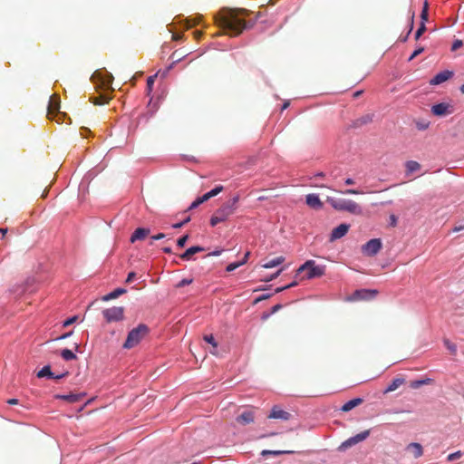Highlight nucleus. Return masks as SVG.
Segmentation results:
<instances>
[{
    "instance_id": "1",
    "label": "nucleus",
    "mask_w": 464,
    "mask_h": 464,
    "mask_svg": "<svg viewBox=\"0 0 464 464\" xmlns=\"http://www.w3.org/2000/svg\"><path fill=\"white\" fill-rule=\"evenodd\" d=\"M246 9L223 8L215 16L216 24L230 36L239 35L248 25L245 20Z\"/></svg>"
},
{
    "instance_id": "2",
    "label": "nucleus",
    "mask_w": 464,
    "mask_h": 464,
    "mask_svg": "<svg viewBox=\"0 0 464 464\" xmlns=\"http://www.w3.org/2000/svg\"><path fill=\"white\" fill-rule=\"evenodd\" d=\"M326 201L333 208L338 211H346L354 215H361L362 213V207L352 199L327 197Z\"/></svg>"
},
{
    "instance_id": "3",
    "label": "nucleus",
    "mask_w": 464,
    "mask_h": 464,
    "mask_svg": "<svg viewBox=\"0 0 464 464\" xmlns=\"http://www.w3.org/2000/svg\"><path fill=\"white\" fill-rule=\"evenodd\" d=\"M324 272L325 266H318L314 260H307L296 270L295 277L301 276L303 273H305L302 276V279H312L324 276Z\"/></svg>"
},
{
    "instance_id": "4",
    "label": "nucleus",
    "mask_w": 464,
    "mask_h": 464,
    "mask_svg": "<svg viewBox=\"0 0 464 464\" xmlns=\"http://www.w3.org/2000/svg\"><path fill=\"white\" fill-rule=\"evenodd\" d=\"M149 334V327L144 324H140L137 327L133 328L127 336L123 343L124 349H131L138 345L143 338Z\"/></svg>"
},
{
    "instance_id": "5",
    "label": "nucleus",
    "mask_w": 464,
    "mask_h": 464,
    "mask_svg": "<svg viewBox=\"0 0 464 464\" xmlns=\"http://www.w3.org/2000/svg\"><path fill=\"white\" fill-rule=\"evenodd\" d=\"M102 315L107 323L120 322L124 319V307L113 306L102 311Z\"/></svg>"
},
{
    "instance_id": "6",
    "label": "nucleus",
    "mask_w": 464,
    "mask_h": 464,
    "mask_svg": "<svg viewBox=\"0 0 464 464\" xmlns=\"http://www.w3.org/2000/svg\"><path fill=\"white\" fill-rule=\"evenodd\" d=\"M92 80L94 84L107 90L111 87L113 77L109 72H95L92 76Z\"/></svg>"
},
{
    "instance_id": "7",
    "label": "nucleus",
    "mask_w": 464,
    "mask_h": 464,
    "mask_svg": "<svg viewBox=\"0 0 464 464\" xmlns=\"http://www.w3.org/2000/svg\"><path fill=\"white\" fill-rule=\"evenodd\" d=\"M60 98L57 95H52L48 102L47 117L49 120H54L56 116H60Z\"/></svg>"
},
{
    "instance_id": "8",
    "label": "nucleus",
    "mask_w": 464,
    "mask_h": 464,
    "mask_svg": "<svg viewBox=\"0 0 464 464\" xmlns=\"http://www.w3.org/2000/svg\"><path fill=\"white\" fill-rule=\"evenodd\" d=\"M382 248V242L379 238L369 240L362 247V253L368 256H375Z\"/></svg>"
},
{
    "instance_id": "9",
    "label": "nucleus",
    "mask_w": 464,
    "mask_h": 464,
    "mask_svg": "<svg viewBox=\"0 0 464 464\" xmlns=\"http://www.w3.org/2000/svg\"><path fill=\"white\" fill-rule=\"evenodd\" d=\"M370 435V430H364L361 433H358L356 434L355 436L353 437H351L349 438L348 440H346L345 441H343L340 447H339V450H344L361 441H363L364 440H366Z\"/></svg>"
},
{
    "instance_id": "10",
    "label": "nucleus",
    "mask_w": 464,
    "mask_h": 464,
    "mask_svg": "<svg viewBox=\"0 0 464 464\" xmlns=\"http://www.w3.org/2000/svg\"><path fill=\"white\" fill-rule=\"evenodd\" d=\"M349 227L350 226L348 224L343 223L334 228L330 235L329 241L334 242L344 237L347 234Z\"/></svg>"
},
{
    "instance_id": "11",
    "label": "nucleus",
    "mask_w": 464,
    "mask_h": 464,
    "mask_svg": "<svg viewBox=\"0 0 464 464\" xmlns=\"http://www.w3.org/2000/svg\"><path fill=\"white\" fill-rule=\"evenodd\" d=\"M254 420H255L254 411L251 410L244 411L236 419L237 422L241 425H246V424L252 423L254 421Z\"/></svg>"
},
{
    "instance_id": "12",
    "label": "nucleus",
    "mask_w": 464,
    "mask_h": 464,
    "mask_svg": "<svg viewBox=\"0 0 464 464\" xmlns=\"http://www.w3.org/2000/svg\"><path fill=\"white\" fill-rule=\"evenodd\" d=\"M453 72L451 71H443L439 73H437L430 81V83L432 85H438L440 84L447 80H449L450 77H452Z\"/></svg>"
},
{
    "instance_id": "13",
    "label": "nucleus",
    "mask_w": 464,
    "mask_h": 464,
    "mask_svg": "<svg viewBox=\"0 0 464 464\" xmlns=\"http://www.w3.org/2000/svg\"><path fill=\"white\" fill-rule=\"evenodd\" d=\"M84 396H85V393H70V394H66V395L56 394L54 396V398L58 399V400L66 401L69 403H74V402L82 401Z\"/></svg>"
},
{
    "instance_id": "14",
    "label": "nucleus",
    "mask_w": 464,
    "mask_h": 464,
    "mask_svg": "<svg viewBox=\"0 0 464 464\" xmlns=\"http://www.w3.org/2000/svg\"><path fill=\"white\" fill-rule=\"evenodd\" d=\"M68 375V372H64V373H62V374H59V375H54L52 371H51V367L49 365H46V366H44L38 372H37V377L38 378H44V377H49V378H53V379H61L64 376H67Z\"/></svg>"
},
{
    "instance_id": "15",
    "label": "nucleus",
    "mask_w": 464,
    "mask_h": 464,
    "mask_svg": "<svg viewBox=\"0 0 464 464\" xmlns=\"http://www.w3.org/2000/svg\"><path fill=\"white\" fill-rule=\"evenodd\" d=\"M377 291H370V290H357L353 293L352 300H365L372 298L376 295Z\"/></svg>"
},
{
    "instance_id": "16",
    "label": "nucleus",
    "mask_w": 464,
    "mask_h": 464,
    "mask_svg": "<svg viewBox=\"0 0 464 464\" xmlns=\"http://www.w3.org/2000/svg\"><path fill=\"white\" fill-rule=\"evenodd\" d=\"M306 204L314 209H320L323 208V202L320 200L318 195L316 194H308L305 198Z\"/></svg>"
},
{
    "instance_id": "17",
    "label": "nucleus",
    "mask_w": 464,
    "mask_h": 464,
    "mask_svg": "<svg viewBox=\"0 0 464 464\" xmlns=\"http://www.w3.org/2000/svg\"><path fill=\"white\" fill-rule=\"evenodd\" d=\"M150 233L149 228L138 227L130 237V242L134 243L138 240L145 239Z\"/></svg>"
},
{
    "instance_id": "18",
    "label": "nucleus",
    "mask_w": 464,
    "mask_h": 464,
    "mask_svg": "<svg viewBox=\"0 0 464 464\" xmlns=\"http://www.w3.org/2000/svg\"><path fill=\"white\" fill-rule=\"evenodd\" d=\"M291 414L287 411L281 410L279 407H273L271 413L268 415L270 419H281V420H289Z\"/></svg>"
},
{
    "instance_id": "19",
    "label": "nucleus",
    "mask_w": 464,
    "mask_h": 464,
    "mask_svg": "<svg viewBox=\"0 0 464 464\" xmlns=\"http://www.w3.org/2000/svg\"><path fill=\"white\" fill-rule=\"evenodd\" d=\"M449 108L450 105L447 103L435 104L431 107V112L436 116H444L450 112Z\"/></svg>"
},
{
    "instance_id": "20",
    "label": "nucleus",
    "mask_w": 464,
    "mask_h": 464,
    "mask_svg": "<svg viewBox=\"0 0 464 464\" xmlns=\"http://www.w3.org/2000/svg\"><path fill=\"white\" fill-rule=\"evenodd\" d=\"M404 382H405V379L402 376H397L396 378H394L392 381V382L383 391V393L386 394V393L396 391Z\"/></svg>"
},
{
    "instance_id": "21",
    "label": "nucleus",
    "mask_w": 464,
    "mask_h": 464,
    "mask_svg": "<svg viewBox=\"0 0 464 464\" xmlns=\"http://www.w3.org/2000/svg\"><path fill=\"white\" fill-rule=\"evenodd\" d=\"M205 249L199 246H194L188 248L183 254L180 255V258L183 260H189L193 255L203 252Z\"/></svg>"
},
{
    "instance_id": "22",
    "label": "nucleus",
    "mask_w": 464,
    "mask_h": 464,
    "mask_svg": "<svg viewBox=\"0 0 464 464\" xmlns=\"http://www.w3.org/2000/svg\"><path fill=\"white\" fill-rule=\"evenodd\" d=\"M407 450L411 452L415 459L420 458L423 454L422 446L417 442L410 443Z\"/></svg>"
},
{
    "instance_id": "23",
    "label": "nucleus",
    "mask_w": 464,
    "mask_h": 464,
    "mask_svg": "<svg viewBox=\"0 0 464 464\" xmlns=\"http://www.w3.org/2000/svg\"><path fill=\"white\" fill-rule=\"evenodd\" d=\"M363 400L362 398H354L347 402H345L341 410L344 412H347L351 410H353V408L361 405L362 403Z\"/></svg>"
},
{
    "instance_id": "24",
    "label": "nucleus",
    "mask_w": 464,
    "mask_h": 464,
    "mask_svg": "<svg viewBox=\"0 0 464 464\" xmlns=\"http://www.w3.org/2000/svg\"><path fill=\"white\" fill-rule=\"evenodd\" d=\"M90 100L95 105H103L109 102L111 97L108 94H101L97 97H92Z\"/></svg>"
},
{
    "instance_id": "25",
    "label": "nucleus",
    "mask_w": 464,
    "mask_h": 464,
    "mask_svg": "<svg viewBox=\"0 0 464 464\" xmlns=\"http://www.w3.org/2000/svg\"><path fill=\"white\" fill-rule=\"evenodd\" d=\"M126 293V289L124 288H117L115 290H113L112 292H111L110 294L104 295L102 297V300L103 301H109V300H111V299H115L117 297H119L120 295H123Z\"/></svg>"
},
{
    "instance_id": "26",
    "label": "nucleus",
    "mask_w": 464,
    "mask_h": 464,
    "mask_svg": "<svg viewBox=\"0 0 464 464\" xmlns=\"http://www.w3.org/2000/svg\"><path fill=\"white\" fill-rule=\"evenodd\" d=\"M407 174H411L414 171H418L420 169V164L415 160H409L405 164Z\"/></svg>"
},
{
    "instance_id": "27",
    "label": "nucleus",
    "mask_w": 464,
    "mask_h": 464,
    "mask_svg": "<svg viewBox=\"0 0 464 464\" xmlns=\"http://www.w3.org/2000/svg\"><path fill=\"white\" fill-rule=\"evenodd\" d=\"M216 212H218V214L222 217L224 220H227V218L234 213L231 211L229 207H227L224 204L218 209H217Z\"/></svg>"
},
{
    "instance_id": "28",
    "label": "nucleus",
    "mask_w": 464,
    "mask_h": 464,
    "mask_svg": "<svg viewBox=\"0 0 464 464\" xmlns=\"http://www.w3.org/2000/svg\"><path fill=\"white\" fill-rule=\"evenodd\" d=\"M285 261V257L284 256H277L268 262H266V264H264L262 266L264 268H273L276 266H279L280 264H282L283 262Z\"/></svg>"
},
{
    "instance_id": "29",
    "label": "nucleus",
    "mask_w": 464,
    "mask_h": 464,
    "mask_svg": "<svg viewBox=\"0 0 464 464\" xmlns=\"http://www.w3.org/2000/svg\"><path fill=\"white\" fill-rule=\"evenodd\" d=\"M432 382V380L430 378L422 379V380H416L412 381L411 382V387L412 389H418L422 385L430 384Z\"/></svg>"
},
{
    "instance_id": "30",
    "label": "nucleus",
    "mask_w": 464,
    "mask_h": 464,
    "mask_svg": "<svg viewBox=\"0 0 464 464\" xmlns=\"http://www.w3.org/2000/svg\"><path fill=\"white\" fill-rule=\"evenodd\" d=\"M61 356L65 361H72V360H75L77 358L76 354L72 351H71L69 349H63L61 352Z\"/></svg>"
},
{
    "instance_id": "31",
    "label": "nucleus",
    "mask_w": 464,
    "mask_h": 464,
    "mask_svg": "<svg viewBox=\"0 0 464 464\" xmlns=\"http://www.w3.org/2000/svg\"><path fill=\"white\" fill-rule=\"evenodd\" d=\"M203 339L210 343L215 351H211L212 354H217L216 349L218 348V343L215 341L214 336L212 334H207L203 337Z\"/></svg>"
},
{
    "instance_id": "32",
    "label": "nucleus",
    "mask_w": 464,
    "mask_h": 464,
    "mask_svg": "<svg viewBox=\"0 0 464 464\" xmlns=\"http://www.w3.org/2000/svg\"><path fill=\"white\" fill-rule=\"evenodd\" d=\"M428 11H429V4L427 1H425L421 14H420L421 23L425 24V22L428 21V16H429Z\"/></svg>"
},
{
    "instance_id": "33",
    "label": "nucleus",
    "mask_w": 464,
    "mask_h": 464,
    "mask_svg": "<svg viewBox=\"0 0 464 464\" xmlns=\"http://www.w3.org/2000/svg\"><path fill=\"white\" fill-rule=\"evenodd\" d=\"M294 451H291V450H265L262 451V455H267V454H273V455H276V456H278V455H281V454H289V453H293Z\"/></svg>"
},
{
    "instance_id": "34",
    "label": "nucleus",
    "mask_w": 464,
    "mask_h": 464,
    "mask_svg": "<svg viewBox=\"0 0 464 464\" xmlns=\"http://www.w3.org/2000/svg\"><path fill=\"white\" fill-rule=\"evenodd\" d=\"M225 220L223 219L222 217H220L218 212H215V214L212 216L211 219H210V225L212 227H215L217 226L218 223H221V222H224Z\"/></svg>"
},
{
    "instance_id": "35",
    "label": "nucleus",
    "mask_w": 464,
    "mask_h": 464,
    "mask_svg": "<svg viewBox=\"0 0 464 464\" xmlns=\"http://www.w3.org/2000/svg\"><path fill=\"white\" fill-rule=\"evenodd\" d=\"M225 220L223 219L222 217H220L218 212H215V214L212 216L211 219H210V225L212 227H215L217 226L218 223H221V222H224Z\"/></svg>"
},
{
    "instance_id": "36",
    "label": "nucleus",
    "mask_w": 464,
    "mask_h": 464,
    "mask_svg": "<svg viewBox=\"0 0 464 464\" xmlns=\"http://www.w3.org/2000/svg\"><path fill=\"white\" fill-rule=\"evenodd\" d=\"M186 54L184 53L179 52V50L175 51L171 54V58L173 60V63H178L180 60H182Z\"/></svg>"
},
{
    "instance_id": "37",
    "label": "nucleus",
    "mask_w": 464,
    "mask_h": 464,
    "mask_svg": "<svg viewBox=\"0 0 464 464\" xmlns=\"http://www.w3.org/2000/svg\"><path fill=\"white\" fill-rule=\"evenodd\" d=\"M444 344L450 351L451 353H456L457 347L450 340L444 339Z\"/></svg>"
},
{
    "instance_id": "38",
    "label": "nucleus",
    "mask_w": 464,
    "mask_h": 464,
    "mask_svg": "<svg viewBox=\"0 0 464 464\" xmlns=\"http://www.w3.org/2000/svg\"><path fill=\"white\" fill-rule=\"evenodd\" d=\"M243 265H244V262H234V263L229 264L227 266L226 270L227 272H232V271H234L235 269H237V267H239V266H241Z\"/></svg>"
},
{
    "instance_id": "39",
    "label": "nucleus",
    "mask_w": 464,
    "mask_h": 464,
    "mask_svg": "<svg viewBox=\"0 0 464 464\" xmlns=\"http://www.w3.org/2000/svg\"><path fill=\"white\" fill-rule=\"evenodd\" d=\"M224 189L223 186L219 185V186H217L215 187L213 189H211L209 192V194L211 195V197H216L217 195H218L220 192H222Z\"/></svg>"
},
{
    "instance_id": "40",
    "label": "nucleus",
    "mask_w": 464,
    "mask_h": 464,
    "mask_svg": "<svg viewBox=\"0 0 464 464\" xmlns=\"http://www.w3.org/2000/svg\"><path fill=\"white\" fill-rule=\"evenodd\" d=\"M425 31H426L425 24L421 23L420 26L418 28V30L415 33V39L418 40Z\"/></svg>"
},
{
    "instance_id": "41",
    "label": "nucleus",
    "mask_w": 464,
    "mask_h": 464,
    "mask_svg": "<svg viewBox=\"0 0 464 464\" xmlns=\"http://www.w3.org/2000/svg\"><path fill=\"white\" fill-rule=\"evenodd\" d=\"M462 456L461 451H456L454 453H451L448 456L447 459L448 461H453L455 459H459Z\"/></svg>"
},
{
    "instance_id": "42",
    "label": "nucleus",
    "mask_w": 464,
    "mask_h": 464,
    "mask_svg": "<svg viewBox=\"0 0 464 464\" xmlns=\"http://www.w3.org/2000/svg\"><path fill=\"white\" fill-rule=\"evenodd\" d=\"M188 239V235H185L181 237H179L177 241V245L179 246V247H184Z\"/></svg>"
},
{
    "instance_id": "43",
    "label": "nucleus",
    "mask_w": 464,
    "mask_h": 464,
    "mask_svg": "<svg viewBox=\"0 0 464 464\" xmlns=\"http://www.w3.org/2000/svg\"><path fill=\"white\" fill-rule=\"evenodd\" d=\"M463 45V41L462 40H459V39H457L453 42L452 44V46H451V51H457L458 49H459L461 46Z\"/></svg>"
},
{
    "instance_id": "44",
    "label": "nucleus",
    "mask_w": 464,
    "mask_h": 464,
    "mask_svg": "<svg viewBox=\"0 0 464 464\" xmlns=\"http://www.w3.org/2000/svg\"><path fill=\"white\" fill-rule=\"evenodd\" d=\"M192 281L193 280L191 278L190 279L184 278L177 284L176 287L180 288L185 285H190L192 283Z\"/></svg>"
},
{
    "instance_id": "45",
    "label": "nucleus",
    "mask_w": 464,
    "mask_h": 464,
    "mask_svg": "<svg viewBox=\"0 0 464 464\" xmlns=\"http://www.w3.org/2000/svg\"><path fill=\"white\" fill-rule=\"evenodd\" d=\"M77 319H78V316H76V315H75V316H72V317L68 318L66 321H64V323H63V326H64V327H67V326H69V325L72 324L73 323H75V322L77 321Z\"/></svg>"
},
{
    "instance_id": "46",
    "label": "nucleus",
    "mask_w": 464,
    "mask_h": 464,
    "mask_svg": "<svg viewBox=\"0 0 464 464\" xmlns=\"http://www.w3.org/2000/svg\"><path fill=\"white\" fill-rule=\"evenodd\" d=\"M225 206L229 207L231 211L235 212V210L237 208V205L231 201V199L227 200L226 203H224Z\"/></svg>"
},
{
    "instance_id": "47",
    "label": "nucleus",
    "mask_w": 464,
    "mask_h": 464,
    "mask_svg": "<svg viewBox=\"0 0 464 464\" xmlns=\"http://www.w3.org/2000/svg\"><path fill=\"white\" fill-rule=\"evenodd\" d=\"M155 78H156V75H153V76H150V77L147 79V86H148V89H149L150 91L152 89V86H153V83H154Z\"/></svg>"
},
{
    "instance_id": "48",
    "label": "nucleus",
    "mask_w": 464,
    "mask_h": 464,
    "mask_svg": "<svg viewBox=\"0 0 464 464\" xmlns=\"http://www.w3.org/2000/svg\"><path fill=\"white\" fill-rule=\"evenodd\" d=\"M423 50H424V49H423L422 47H420V48H419V49L415 50V51L412 53V54L410 56L409 60H410V61L413 60L416 56H418L419 54H420V53L423 52Z\"/></svg>"
},
{
    "instance_id": "49",
    "label": "nucleus",
    "mask_w": 464,
    "mask_h": 464,
    "mask_svg": "<svg viewBox=\"0 0 464 464\" xmlns=\"http://www.w3.org/2000/svg\"><path fill=\"white\" fill-rule=\"evenodd\" d=\"M200 17L195 18L193 22L190 19L187 20L188 27H192L199 23Z\"/></svg>"
},
{
    "instance_id": "50",
    "label": "nucleus",
    "mask_w": 464,
    "mask_h": 464,
    "mask_svg": "<svg viewBox=\"0 0 464 464\" xmlns=\"http://www.w3.org/2000/svg\"><path fill=\"white\" fill-rule=\"evenodd\" d=\"M200 204H202V202L200 201L199 198H198L195 201L191 203L188 209H194L198 208Z\"/></svg>"
},
{
    "instance_id": "51",
    "label": "nucleus",
    "mask_w": 464,
    "mask_h": 464,
    "mask_svg": "<svg viewBox=\"0 0 464 464\" xmlns=\"http://www.w3.org/2000/svg\"><path fill=\"white\" fill-rule=\"evenodd\" d=\"M212 197L211 195L209 194V192H207L206 194H204L202 197H199V199L202 203L208 201V199H210Z\"/></svg>"
},
{
    "instance_id": "52",
    "label": "nucleus",
    "mask_w": 464,
    "mask_h": 464,
    "mask_svg": "<svg viewBox=\"0 0 464 464\" xmlns=\"http://www.w3.org/2000/svg\"><path fill=\"white\" fill-rule=\"evenodd\" d=\"M135 277H136V274L134 272L129 273L127 279H126V283L129 284V283L132 282Z\"/></svg>"
},
{
    "instance_id": "53",
    "label": "nucleus",
    "mask_w": 464,
    "mask_h": 464,
    "mask_svg": "<svg viewBox=\"0 0 464 464\" xmlns=\"http://www.w3.org/2000/svg\"><path fill=\"white\" fill-rule=\"evenodd\" d=\"M165 237H166V236H165V234H163V233H159V234H157V235H155V236H152V237H151V239H152V240H160V239L164 238Z\"/></svg>"
},
{
    "instance_id": "54",
    "label": "nucleus",
    "mask_w": 464,
    "mask_h": 464,
    "mask_svg": "<svg viewBox=\"0 0 464 464\" xmlns=\"http://www.w3.org/2000/svg\"><path fill=\"white\" fill-rule=\"evenodd\" d=\"M284 270V268H280L276 273L273 274L269 279H266V281H270V280H273L275 278H276L280 274L281 272Z\"/></svg>"
},
{
    "instance_id": "55",
    "label": "nucleus",
    "mask_w": 464,
    "mask_h": 464,
    "mask_svg": "<svg viewBox=\"0 0 464 464\" xmlns=\"http://www.w3.org/2000/svg\"><path fill=\"white\" fill-rule=\"evenodd\" d=\"M343 193H345V194H352V195H358L361 192L359 190H357V189H347Z\"/></svg>"
},
{
    "instance_id": "56",
    "label": "nucleus",
    "mask_w": 464,
    "mask_h": 464,
    "mask_svg": "<svg viewBox=\"0 0 464 464\" xmlns=\"http://www.w3.org/2000/svg\"><path fill=\"white\" fill-rule=\"evenodd\" d=\"M222 251H223L222 249H220V250H215V251H213V252H211V253H208V254L207 255V256H219V255L222 253Z\"/></svg>"
},
{
    "instance_id": "57",
    "label": "nucleus",
    "mask_w": 464,
    "mask_h": 464,
    "mask_svg": "<svg viewBox=\"0 0 464 464\" xmlns=\"http://www.w3.org/2000/svg\"><path fill=\"white\" fill-rule=\"evenodd\" d=\"M193 34H194V37H195L196 39H199V38L201 37V35H202V32H201V31H198V30H197V31H195V32L193 33Z\"/></svg>"
},
{
    "instance_id": "58",
    "label": "nucleus",
    "mask_w": 464,
    "mask_h": 464,
    "mask_svg": "<svg viewBox=\"0 0 464 464\" xmlns=\"http://www.w3.org/2000/svg\"><path fill=\"white\" fill-rule=\"evenodd\" d=\"M282 308L281 304H276L272 307V313H276Z\"/></svg>"
},
{
    "instance_id": "59",
    "label": "nucleus",
    "mask_w": 464,
    "mask_h": 464,
    "mask_svg": "<svg viewBox=\"0 0 464 464\" xmlns=\"http://www.w3.org/2000/svg\"><path fill=\"white\" fill-rule=\"evenodd\" d=\"M344 183H345L346 185H353L355 182H354V180H353V179L348 178V179H346L344 180Z\"/></svg>"
},
{
    "instance_id": "60",
    "label": "nucleus",
    "mask_w": 464,
    "mask_h": 464,
    "mask_svg": "<svg viewBox=\"0 0 464 464\" xmlns=\"http://www.w3.org/2000/svg\"><path fill=\"white\" fill-rule=\"evenodd\" d=\"M239 198H240L239 195H238V194H237V195H235V196L231 198V201H233L234 203H236V204L237 205V203H238V201H239Z\"/></svg>"
},
{
    "instance_id": "61",
    "label": "nucleus",
    "mask_w": 464,
    "mask_h": 464,
    "mask_svg": "<svg viewBox=\"0 0 464 464\" xmlns=\"http://www.w3.org/2000/svg\"><path fill=\"white\" fill-rule=\"evenodd\" d=\"M183 35L182 34H173L172 35V39L175 40V41H179L180 39H182Z\"/></svg>"
},
{
    "instance_id": "62",
    "label": "nucleus",
    "mask_w": 464,
    "mask_h": 464,
    "mask_svg": "<svg viewBox=\"0 0 464 464\" xmlns=\"http://www.w3.org/2000/svg\"><path fill=\"white\" fill-rule=\"evenodd\" d=\"M7 403H8V404H11V405H14V404H17V403H18V400H16V399H9V400L7 401Z\"/></svg>"
},
{
    "instance_id": "63",
    "label": "nucleus",
    "mask_w": 464,
    "mask_h": 464,
    "mask_svg": "<svg viewBox=\"0 0 464 464\" xmlns=\"http://www.w3.org/2000/svg\"><path fill=\"white\" fill-rule=\"evenodd\" d=\"M464 229V225L463 226H458V227H454V228L452 229L453 232H459L460 230Z\"/></svg>"
},
{
    "instance_id": "64",
    "label": "nucleus",
    "mask_w": 464,
    "mask_h": 464,
    "mask_svg": "<svg viewBox=\"0 0 464 464\" xmlns=\"http://www.w3.org/2000/svg\"><path fill=\"white\" fill-rule=\"evenodd\" d=\"M360 121H361L362 124V123H367L368 121H371V118L369 116H366L364 118H362Z\"/></svg>"
}]
</instances>
